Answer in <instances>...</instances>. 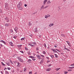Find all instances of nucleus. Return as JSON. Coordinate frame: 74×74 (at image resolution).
<instances>
[{
    "label": "nucleus",
    "mask_w": 74,
    "mask_h": 74,
    "mask_svg": "<svg viewBox=\"0 0 74 74\" xmlns=\"http://www.w3.org/2000/svg\"><path fill=\"white\" fill-rule=\"evenodd\" d=\"M18 60L19 61V62H22V63H23L24 62L23 61V60L20 57H18Z\"/></svg>",
    "instance_id": "obj_1"
},
{
    "label": "nucleus",
    "mask_w": 74,
    "mask_h": 74,
    "mask_svg": "<svg viewBox=\"0 0 74 74\" xmlns=\"http://www.w3.org/2000/svg\"><path fill=\"white\" fill-rule=\"evenodd\" d=\"M29 58H32V60H34H34H36V58H35V57H34V56H29Z\"/></svg>",
    "instance_id": "obj_2"
},
{
    "label": "nucleus",
    "mask_w": 74,
    "mask_h": 74,
    "mask_svg": "<svg viewBox=\"0 0 74 74\" xmlns=\"http://www.w3.org/2000/svg\"><path fill=\"white\" fill-rule=\"evenodd\" d=\"M36 57L39 59H41V56L39 55H37Z\"/></svg>",
    "instance_id": "obj_3"
},
{
    "label": "nucleus",
    "mask_w": 74,
    "mask_h": 74,
    "mask_svg": "<svg viewBox=\"0 0 74 74\" xmlns=\"http://www.w3.org/2000/svg\"><path fill=\"white\" fill-rule=\"evenodd\" d=\"M50 16H51V15L49 14H47V15H46L45 16V18H46V19H47V18H49V17H50Z\"/></svg>",
    "instance_id": "obj_4"
},
{
    "label": "nucleus",
    "mask_w": 74,
    "mask_h": 74,
    "mask_svg": "<svg viewBox=\"0 0 74 74\" xmlns=\"http://www.w3.org/2000/svg\"><path fill=\"white\" fill-rule=\"evenodd\" d=\"M18 28L17 27H16L14 29L15 31L16 32V33H18Z\"/></svg>",
    "instance_id": "obj_5"
},
{
    "label": "nucleus",
    "mask_w": 74,
    "mask_h": 74,
    "mask_svg": "<svg viewBox=\"0 0 74 74\" xmlns=\"http://www.w3.org/2000/svg\"><path fill=\"white\" fill-rule=\"evenodd\" d=\"M21 5H22V3L20 2L18 4V5L17 6V7H21Z\"/></svg>",
    "instance_id": "obj_6"
},
{
    "label": "nucleus",
    "mask_w": 74,
    "mask_h": 74,
    "mask_svg": "<svg viewBox=\"0 0 74 74\" xmlns=\"http://www.w3.org/2000/svg\"><path fill=\"white\" fill-rule=\"evenodd\" d=\"M0 42H2V43H3V44H4L5 45H7V43H6V42H5L3 40H1L0 41Z\"/></svg>",
    "instance_id": "obj_7"
},
{
    "label": "nucleus",
    "mask_w": 74,
    "mask_h": 74,
    "mask_svg": "<svg viewBox=\"0 0 74 74\" xmlns=\"http://www.w3.org/2000/svg\"><path fill=\"white\" fill-rule=\"evenodd\" d=\"M9 44L11 46V47H14V45H13V43L12 42H9Z\"/></svg>",
    "instance_id": "obj_8"
},
{
    "label": "nucleus",
    "mask_w": 74,
    "mask_h": 74,
    "mask_svg": "<svg viewBox=\"0 0 74 74\" xmlns=\"http://www.w3.org/2000/svg\"><path fill=\"white\" fill-rule=\"evenodd\" d=\"M18 7V10H23V8H22V7H21V6Z\"/></svg>",
    "instance_id": "obj_9"
},
{
    "label": "nucleus",
    "mask_w": 74,
    "mask_h": 74,
    "mask_svg": "<svg viewBox=\"0 0 74 74\" xmlns=\"http://www.w3.org/2000/svg\"><path fill=\"white\" fill-rule=\"evenodd\" d=\"M47 1H48V0H45L44 1H43V5H45L46 4V3L47 2Z\"/></svg>",
    "instance_id": "obj_10"
},
{
    "label": "nucleus",
    "mask_w": 74,
    "mask_h": 74,
    "mask_svg": "<svg viewBox=\"0 0 74 74\" xmlns=\"http://www.w3.org/2000/svg\"><path fill=\"white\" fill-rule=\"evenodd\" d=\"M5 5L6 8H8V3H5Z\"/></svg>",
    "instance_id": "obj_11"
},
{
    "label": "nucleus",
    "mask_w": 74,
    "mask_h": 74,
    "mask_svg": "<svg viewBox=\"0 0 74 74\" xmlns=\"http://www.w3.org/2000/svg\"><path fill=\"white\" fill-rule=\"evenodd\" d=\"M43 9H45L44 8V5H42L40 8V10H43Z\"/></svg>",
    "instance_id": "obj_12"
},
{
    "label": "nucleus",
    "mask_w": 74,
    "mask_h": 74,
    "mask_svg": "<svg viewBox=\"0 0 74 74\" xmlns=\"http://www.w3.org/2000/svg\"><path fill=\"white\" fill-rule=\"evenodd\" d=\"M13 58H15V59H16V58H17L18 57V56H17V55H14L13 56Z\"/></svg>",
    "instance_id": "obj_13"
},
{
    "label": "nucleus",
    "mask_w": 74,
    "mask_h": 74,
    "mask_svg": "<svg viewBox=\"0 0 74 74\" xmlns=\"http://www.w3.org/2000/svg\"><path fill=\"white\" fill-rule=\"evenodd\" d=\"M50 3H51V1H50L49 0L47 1L46 3V4H47V5H48V4H50Z\"/></svg>",
    "instance_id": "obj_14"
},
{
    "label": "nucleus",
    "mask_w": 74,
    "mask_h": 74,
    "mask_svg": "<svg viewBox=\"0 0 74 74\" xmlns=\"http://www.w3.org/2000/svg\"><path fill=\"white\" fill-rule=\"evenodd\" d=\"M51 70V68H49L47 69H46V70L47 71H49L50 70Z\"/></svg>",
    "instance_id": "obj_15"
},
{
    "label": "nucleus",
    "mask_w": 74,
    "mask_h": 74,
    "mask_svg": "<svg viewBox=\"0 0 74 74\" xmlns=\"http://www.w3.org/2000/svg\"><path fill=\"white\" fill-rule=\"evenodd\" d=\"M9 25H10V24H8L7 23L5 24V26H6V27H8V26H10Z\"/></svg>",
    "instance_id": "obj_16"
},
{
    "label": "nucleus",
    "mask_w": 74,
    "mask_h": 74,
    "mask_svg": "<svg viewBox=\"0 0 74 74\" xmlns=\"http://www.w3.org/2000/svg\"><path fill=\"white\" fill-rule=\"evenodd\" d=\"M34 30L35 32H37V27L35 28Z\"/></svg>",
    "instance_id": "obj_17"
},
{
    "label": "nucleus",
    "mask_w": 74,
    "mask_h": 74,
    "mask_svg": "<svg viewBox=\"0 0 74 74\" xmlns=\"http://www.w3.org/2000/svg\"><path fill=\"white\" fill-rule=\"evenodd\" d=\"M53 25V23H51L49 25V27H51V26H52Z\"/></svg>",
    "instance_id": "obj_18"
},
{
    "label": "nucleus",
    "mask_w": 74,
    "mask_h": 74,
    "mask_svg": "<svg viewBox=\"0 0 74 74\" xmlns=\"http://www.w3.org/2000/svg\"><path fill=\"white\" fill-rule=\"evenodd\" d=\"M17 64H18L17 66L18 67H19V66H21V64L19 62H18Z\"/></svg>",
    "instance_id": "obj_19"
},
{
    "label": "nucleus",
    "mask_w": 74,
    "mask_h": 74,
    "mask_svg": "<svg viewBox=\"0 0 74 74\" xmlns=\"http://www.w3.org/2000/svg\"><path fill=\"white\" fill-rule=\"evenodd\" d=\"M22 45H17V46L18 47H19V48H21L22 46Z\"/></svg>",
    "instance_id": "obj_20"
},
{
    "label": "nucleus",
    "mask_w": 74,
    "mask_h": 74,
    "mask_svg": "<svg viewBox=\"0 0 74 74\" xmlns=\"http://www.w3.org/2000/svg\"><path fill=\"white\" fill-rule=\"evenodd\" d=\"M50 56H51V57L52 59H53V58H54V56H53V55H50Z\"/></svg>",
    "instance_id": "obj_21"
},
{
    "label": "nucleus",
    "mask_w": 74,
    "mask_h": 74,
    "mask_svg": "<svg viewBox=\"0 0 74 74\" xmlns=\"http://www.w3.org/2000/svg\"><path fill=\"white\" fill-rule=\"evenodd\" d=\"M69 69H74V66H72V67H69Z\"/></svg>",
    "instance_id": "obj_22"
},
{
    "label": "nucleus",
    "mask_w": 74,
    "mask_h": 74,
    "mask_svg": "<svg viewBox=\"0 0 74 74\" xmlns=\"http://www.w3.org/2000/svg\"><path fill=\"white\" fill-rule=\"evenodd\" d=\"M6 64H7V65H8V66H10V63L9 62H7L6 63Z\"/></svg>",
    "instance_id": "obj_23"
},
{
    "label": "nucleus",
    "mask_w": 74,
    "mask_h": 74,
    "mask_svg": "<svg viewBox=\"0 0 74 74\" xmlns=\"http://www.w3.org/2000/svg\"><path fill=\"white\" fill-rule=\"evenodd\" d=\"M31 44H33L34 45H36V43H35V42H32L31 43Z\"/></svg>",
    "instance_id": "obj_24"
},
{
    "label": "nucleus",
    "mask_w": 74,
    "mask_h": 74,
    "mask_svg": "<svg viewBox=\"0 0 74 74\" xmlns=\"http://www.w3.org/2000/svg\"><path fill=\"white\" fill-rule=\"evenodd\" d=\"M25 49L26 51H28L29 50V49H28V48L27 47H25Z\"/></svg>",
    "instance_id": "obj_25"
},
{
    "label": "nucleus",
    "mask_w": 74,
    "mask_h": 74,
    "mask_svg": "<svg viewBox=\"0 0 74 74\" xmlns=\"http://www.w3.org/2000/svg\"><path fill=\"white\" fill-rule=\"evenodd\" d=\"M25 37L21 38V41H23V40H25Z\"/></svg>",
    "instance_id": "obj_26"
},
{
    "label": "nucleus",
    "mask_w": 74,
    "mask_h": 74,
    "mask_svg": "<svg viewBox=\"0 0 74 74\" xmlns=\"http://www.w3.org/2000/svg\"><path fill=\"white\" fill-rule=\"evenodd\" d=\"M49 6H45V7H44V8L45 9V8H48V7H49Z\"/></svg>",
    "instance_id": "obj_27"
},
{
    "label": "nucleus",
    "mask_w": 74,
    "mask_h": 74,
    "mask_svg": "<svg viewBox=\"0 0 74 74\" xmlns=\"http://www.w3.org/2000/svg\"><path fill=\"white\" fill-rule=\"evenodd\" d=\"M27 62H32V60L29 59L28 60Z\"/></svg>",
    "instance_id": "obj_28"
},
{
    "label": "nucleus",
    "mask_w": 74,
    "mask_h": 74,
    "mask_svg": "<svg viewBox=\"0 0 74 74\" xmlns=\"http://www.w3.org/2000/svg\"><path fill=\"white\" fill-rule=\"evenodd\" d=\"M60 68H57V69H56V71H58V70H60Z\"/></svg>",
    "instance_id": "obj_29"
},
{
    "label": "nucleus",
    "mask_w": 74,
    "mask_h": 74,
    "mask_svg": "<svg viewBox=\"0 0 74 74\" xmlns=\"http://www.w3.org/2000/svg\"><path fill=\"white\" fill-rule=\"evenodd\" d=\"M13 38H15V39H16V37H17V36H13Z\"/></svg>",
    "instance_id": "obj_30"
},
{
    "label": "nucleus",
    "mask_w": 74,
    "mask_h": 74,
    "mask_svg": "<svg viewBox=\"0 0 74 74\" xmlns=\"http://www.w3.org/2000/svg\"><path fill=\"white\" fill-rule=\"evenodd\" d=\"M29 45H30V46H31V47H34V45H33L32 44H29Z\"/></svg>",
    "instance_id": "obj_31"
},
{
    "label": "nucleus",
    "mask_w": 74,
    "mask_h": 74,
    "mask_svg": "<svg viewBox=\"0 0 74 74\" xmlns=\"http://www.w3.org/2000/svg\"><path fill=\"white\" fill-rule=\"evenodd\" d=\"M42 53L43 54H46V52L45 51H42Z\"/></svg>",
    "instance_id": "obj_32"
},
{
    "label": "nucleus",
    "mask_w": 74,
    "mask_h": 74,
    "mask_svg": "<svg viewBox=\"0 0 74 74\" xmlns=\"http://www.w3.org/2000/svg\"><path fill=\"white\" fill-rule=\"evenodd\" d=\"M54 55H55L56 58H58V55H57V54H55Z\"/></svg>",
    "instance_id": "obj_33"
},
{
    "label": "nucleus",
    "mask_w": 74,
    "mask_h": 74,
    "mask_svg": "<svg viewBox=\"0 0 74 74\" xmlns=\"http://www.w3.org/2000/svg\"><path fill=\"white\" fill-rule=\"evenodd\" d=\"M29 36H30L31 37H32L33 36V35L32 34H29Z\"/></svg>",
    "instance_id": "obj_34"
},
{
    "label": "nucleus",
    "mask_w": 74,
    "mask_h": 74,
    "mask_svg": "<svg viewBox=\"0 0 74 74\" xmlns=\"http://www.w3.org/2000/svg\"><path fill=\"white\" fill-rule=\"evenodd\" d=\"M7 68L8 70H11V68L9 67H8Z\"/></svg>",
    "instance_id": "obj_35"
},
{
    "label": "nucleus",
    "mask_w": 74,
    "mask_h": 74,
    "mask_svg": "<svg viewBox=\"0 0 74 74\" xmlns=\"http://www.w3.org/2000/svg\"><path fill=\"white\" fill-rule=\"evenodd\" d=\"M24 71L25 72L26 71V68H24Z\"/></svg>",
    "instance_id": "obj_36"
},
{
    "label": "nucleus",
    "mask_w": 74,
    "mask_h": 74,
    "mask_svg": "<svg viewBox=\"0 0 74 74\" xmlns=\"http://www.w3.org/2000/svg\"><path fill=\"white\" fill-rule=\"evenodd\" d=\"M13 63L15 64V63H17V61H13Z\"/></svg>",
    "instance_id": "obj_37"
},
{
    "label": "nucleus",
    "mask_w": 74,
    "mask_h": 74,
    "mask_svg": "<svg viewBox=\"0 0 74 74\" xmlns=\"http://www.w3.org/2000/svg\"><path fill=\"white\" fill-rule=\"evenodd\" d=\"M1 63L2 64V65H3V66H5V64H4L3 63V62H1Z\"/></svg>",
    "instance_id": "obj_38"
},
{
    "label": "nucleus",
    "mask_w": 74,
    "mask_h": 74,
    "mask_svg": "<svg viewBox=\"0 0 74 74\" xmlns=\"http://www.w3.org/2000/svg\"><path fill=\"white\" fill-rule=\"evenodd\" d=\"M54 47H55V48L57 47H58V45H54Z\"/></svg>",
    "instance_id": "obj_39"
},
{
    "label": "nucleus",
    "mask_w": 74,
    "mask_h": 74,
    "mask_svg": "<svg viewBox=\"0 0 74 74\" xmlns=\"http://www.w3.org/2000/svg\"><path fill=\"white\" fill-rule=\"evenodd\" d=\"M8 72L7 71H5V74H9Z\"/></svg>",
    "instance_id": "obj_40"
},
{
    "label": "nucleus",
    "mask_w": 74,
    "mask_h": 74,
    "mask_svg": "<svg viewBox=\"0 0 74 74\" xmlns=\"http://www.w3.org/2000/svg\"><path fill=\"white\" fill-rule=\"evenodd\" d=\"M64 73H65V74H66L67 73H68V72H67L66 71H64Z\"/></svg>",
    "instance_id": "obj_41"
},
{
    "label": "nucleus",
    "mask_w": 74,
    "mask_h": 74,
    "mask_svg": "<svg viewBox=\"0 0 74 74\" xmlns=\"http://www.w3.org/2000/svg\"><path fill=\"white\" fill-rule=\"evenodd\" d=\"M43 63V61H42V60L41 62H40V63L41 64V63Z\"/></svg>",
    "instance_id": "obj_42"
},
{
    "label": "nucleus",
    "mask_w": 74,
    "mask_h": 74,
    "mask_svg": "<svg viewBox=\"0 0 74 74\" xmlns=\"http://www.w3.org/2000/svg\"><path fill=\"white\" fill-rule=\"evenodd\" d=\"M44 46L45 48H47V46L46 45V44H44Z\"/></svg>",
    "instance_id": "obj_43"
},
{
    "label": "nucleus",
    "mask_w": 74,
    "mask_h": 74,
    "mask_svg": "<svg viewBox=\"0 0 74 74\" xmlns=\"http://www.w3.org/2000/svg\"><path fill=\"white\" fill-rule=\"evenodd\" d=\"M20 52H21V53H24V52H23V51H20Z\"/></svg>",
    "instance_id": "obj_44"
},
{
    "label": "nucleus",
    "mask_w": 74,
    "mask_h": 74,
    "mask_svg": "<svg viewBox=\"0 0 74 74\" xmlns=\"http://www.w3.org/2000/svg\"><path fill=\"white\" fill-rule=\"evenodd\" d=\"M51 50H52V51H53V52H54V51H55V49H53L52 48V49H51Z\"/></svg>",
    "instance_id": "obj_45"
},
{
    "label": "nucleus",
    "mask_w": 74,
    "mask_h": 74,
    "mask_svg": "<svg viewBox=\"0 0 74 74\" xmlns=\"http://www.w3.org/2000/svg\"><path fill=\"white\" fill-rule=\"evenodd\" d=\"M72 71V69H69L68 70V71Z\"/></svg>",
    "instance_id": "obj_46"
},
{
    "label": "nucleus",
    "mask_w": 74,
    "mask_h": 74,
    "mask_svg": "<svg viewBox=\"0 0 74 74\" xmlns=\"http://www.w3.org/2000/svg\"><path fill=\"white\" fill-rule=\"evenodd\" d=\"M36 49V51H38V50H39V48L38 47H37Z\"/></svg>",
    "instance_id": "obj_47"
},
{
    "label": "nucleus",
    "mask_w": 74,
    "mask_h": 74,
    "mask_svg": "<svg viewBox=\"0 0 74 74\" xmlns=\"http://www.w3.org/2000/svg\"><path fill=\"white\" fill-rule=\"evenodd\" d=\"M10 31L11 33H12V32H13V30L12 29H10Z\"/></svg>",
    "instance_id": "obj_48"
},
{
    "label": "nucleus",
    "mask_w": 74,
    "mask_h": 74,
    "mask_svg": "<svg viewBox=\"0 0 74 74\" xmlns=\"http://www.w3.org/2000/svg\"><path fill=\"white\" fill-rule=\"evenodd\" d=\"M8 19V17H6L5 18V20H6V21Z\"/></svg>",
    "instance_id": "obj_49"
},
{
    "label": "nucleus",
    "mask_w": 74,
    "mask_h": 74,
    "mask_svg": "<svg viewBox=\"0 0 74 74\" xmlns=\"http://www.w3.org/2000/svg\"><path fill=\"white\" fill-rule=\"evenodd\" d=\"M29 26H31V25H32V23H31L29 22Z\"/></svg>",
    "instance_id": "obj_50"
},
{
    "label": "nucleus",
    "mask_w": 74,
    "mask_h": 74,
    "mask_svg": "<svg viewBox=\"0 0 74 74\" xmlns=\"http://www.w3.org/2000/svg\"><path fill=\"white\" fill-rule=\"evenodd\" d=\"M41 57H42V58H44V56L41 54Z\"/></svg>",
    "instance_id": "obj_51"
},
{
    "label": "nucleus",
    "mask_w": 74,
    "mask_h": 74,
    "mask_svg": "<svg viewBox=\"0 0 74 74\" xmlns=\"http://www.w3.org/2000/svg\"><path fill=\"white\" fill-rule=\"evenodd\" d=\"M56 50L57 51H58V52H60V50H58L57 49H56Z\"/></svg>",
    "instance_id": "obj_52"
},
{
    "label": "nucleus",
    "mask_w": 74,
    "mask_h": 74,
    "mask_svg": "<svg viewBox=\"0 0 74 74\" xmlns=\"http://www.w3.org/2000/svg\"><path fill=\"white\" fill-rule=\"evenodd\" d=\"M6 21L7 22H9V21H10L9 20V18H8V19L6 20Z\"/></svg>",
    "instance_id": "obj_53"
},
{
    "label": "nucleus",
    "mask_w": 74,
    "mask_h": 74,
    "mask_svg": "<svg viewBox=\"0 0 74 74\" xmlns=\"http://www.w3.org/2000/svg\"><path fill=\"white\" fill-rule=\"evenodd\" d=\"M0 45L2 47H3V45L1 44Z\"/></svg>",
    "instance_id": "obj_54"
},
{
    "label": "nucleus",
    "mask_w": 74,
    "mask_h": 74,
    "mask_svg": "<svg viewBox=\"0 0 74 74\" xmlns=\"http://www.w3.org/2000/svg\"><path fill=\"white\" fill-rule=\"evenodd\" d=\"M29 74H32V71L29 72Z\"/></svg>",
    "instance_id": "obj_55"
},
{
    "label": "nucleus",
    "mask_w": 74,
    "mask_h": 74,
    "mask_svg": "<svg viewBox=\"0 0 74 74\" xmlns=\"http://www.w3.org/2000/svg\"><path fill=\"white\" fill-rule=\"evenodd\" d=\"M17 71H19V69L18 68H17Z\"/></svg>",
    "instance_id": "obj_56"
},
{
    "label": "nucleus",
    "mask_w": 74,
    "mask_h": 74,
    "mask_svg": "<svg viewBox=\"0 0 74 74\" xmlns=\"http://www.w3.org/2000/svg\"><path fill=\"white\" fill-rule=\"evenodd\" d=\"M54 52H56L57 53H58V52H57V51H56V50H55Z\"/></svg>",
    "instance_id": "obj_57"
},
{
    "label": "nucleus",
    "mask_w": 74,
    "mask_h": 74,
    "mask_svg": "<svg viewBox=\"0 0 74 74\" xmlns=\"http://www.w3.org/2000/svg\"><path fill=\"white\" fill-rule=\"evenodd\" d=\"M66 50H67V51H70V50L69 49H66Z\"/></svg>",
    "instance_id": "obj_58"
},
{
    "label": "nucleus",
    "mask_w": 74,
    "mask_h": 74,
    "mask_svg": "<svg viewBox=\"0 0 74 74\" xmlns=\"http://www.w3.org/2000/svg\"><path fill=\"white\" fill-rule=\"evenodd\" d=\"M49 62H50V61H47V63H48Z\"/></svg>",
    "instance_id": "obj_59"
},
{
    "label": "nucleus",
    "mask_w": 74,
    "mask_h": 74,
    "mask_svg": "<svg viewBox=\"0 0 74 74\" xmlns=\"http://www.w3.org/2000/svg\"><path fill=\"white\" fill-rule=\"evenodd\" d=\"M28 53V55H30V53L29 52V53Z\"/></svg>",
    "instance_id": "obj_60"
},
{
    "label": "nucleus",
    "mask_w": 74,
    "mask_h": 74,
    "mask_svg": "<svg viewBox=\"0 0 74 74\" xmlns=\"http://www.w3.org/2000/svg\"><path fill=\"white\" fill-rule=\"evenodd\" d=\"M24 6H25V7H27V4H25V5H24Z\"/></svg>",
    "instance_id": "obj_61"
},
{
    "label": "nucleus",
    "mask_w": 74,
    "mask_h": 74,
    "mask_svg": "<svg viewBox=\"0 0 74 74\" xmlns=\"http://www.w3.org/2000/svg\"><path fill=\"white\" fill-rule=\"evenodd\" d=\"M64 34H62V37H64Z\"/></svg>",
    "instance_id": "obj_62"
},
{
    "label": "nucleus",
    "mask_w": 74,
    "mask_h": 74,
    "mask_svg": "<svg viewBox=\"0 0 74 74\" xmlns=\"http://www.w3.org/2000/svg\"><path fill=\"white\" fill-rule=\"evenodd\" d=\"M46 58H47V59L48 60H49V57H46Z\"/></svg>",
    "instance_id": "obj_63"
},
{
    "label": "nucleus",
    "mask_w": 74,
    "mask_h": 74,
    "mask_svg": "<svg viewBox=\"0 0 74 74\" xmlns=\"http://www.w3.org/2000/svg\"><path fill=\"white\" fill-rule=\"evenodd\" d=\"M66 49H67V48H66V47H64V49L65 50V49L66 50Z\"/></svg>",
    "instance_id": "obj_64"
}]
</instances>
